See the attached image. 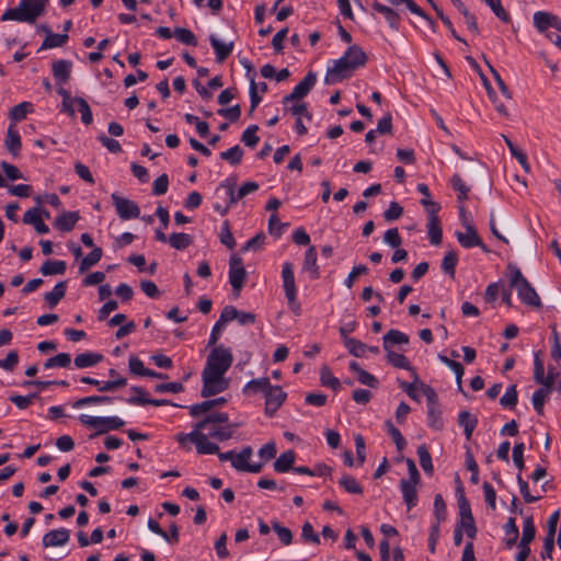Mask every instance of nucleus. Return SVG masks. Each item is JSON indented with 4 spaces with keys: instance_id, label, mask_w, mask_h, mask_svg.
<instances>
[{
    "instance_id": "obj_1",
    "label": "nucleus",
    "mask_w": 561,
    "mask_h": 561,
    "mask_svg": "<svg viewBox=\"0 0 561 561\" xmlns=\"http://www.w3.org/2000/svg\"><path fill=\"white\" fill-rule=\"evenodd\" d=\"M48 0H21L19 5L10 8L1 15V21H16L34 24L42 16Z\"/></svg>"
},
{
    "instance_id": "obj_2",
    "label": "nucleus",
    "mask_w": 561,
    "mask_h": 561,
    "mask_svg": "<svg viewBox=\"0 0 561 561\" xmlns=\"http://www.w3.org/2000/svg\"><path fill=\"white\" fill-rule=\"evenodd\" d=\"M507 270L511 276L510 285L517 290L520 300L527 306L540 308L542 304L536 289L522 274L520 270L511 263L507 265Z\"/></svg>"
},
{
    "instance_id": "obj_3",
    "label": "nucleus",
    "mask_w": 561,
    "mask_h": 561,
    "mask_svg": "<svg viewBox=\"0 0 561 561\" xmlns=\"http://www.w3.org/2000/svg\"><path fill=\"white\" fill-rule=\"evenodd\" d=\"M233 362V356L229 348L222 345L216 346L207 357L203 373L225 375Z\"/></svg>"
},
{
    "instance_id": "obj_4",
    "label": "nucleus",
    "mask_w": 561,
    "mask_h": 561,
    "mask_svg": "<svg viewBox=\"0 0 561 561\" xmlns=\"http://www.w3.org/2000/svg\"><path fill=\"white\" fill-rule=\"evenodd\" d=\"M357 69L354 64L346 60V57H341L327 69L324 83L330 85L350 79Z\"/></svg>"
},
{
    "instance_id": "obj_5",
    "label": "nucleus",
    "mask_w": 561,
    "mask_h": 561,
    "mask_svg": "<svg viewBox=\"0 0 561 561\" xmlns=\"http://www.w3.org/2000/svg\"><path fill=\"white\" fill-rule=\"evenodd\" d=\"M79 421L96 430V435H102L108 431H115L124 426L125 422L117 416H91L81 414Z\"/></svg>"
},
{
    "instance_id": "obj_6",
    "label": "nucleus",
    "mask_w": 561,
    "mask_h": 561,
    "mask_svg": "<svg viewBox=\"0 0 561 561\" xmlns=\"http://www.w3.org/2000/svg\"><path fill=\"white\" fill-rule=\"evenodd\" d=\"M203 430H197L194 425V430L188 434H179L178 442L184 443L185 440H191L196 446V451L199 455H214L219 451V446L208 439V436L202 432Z\"/></svg>"
},
{
    "instance_id": "obj_7",
    "label": "nucleus",
    "mask_w": 561,
    "mask_h": 561,
    "mask_svg": "<svg viewBox=\"0 0 561 561\" xmlns=\"http://www.w3.org/2000/svg\"><path fill=\"white\" fill-rule=\"evenodd\" d=\"M423 206L425 207L428 214L427 232L430 237V242L433 245H439L443 240L440 220L437 216L438 211L440 210V205L436 202H425L423 203Z\"/></svg>"
},
{
    "instance_id": "obj_8",
    "label": "nucleus",
    "mask_w": 561,
    "mask_h": 561,
    "mask_svg": "<svg viewBox=\"0 0 561 561\" xmlns=\"http://www.w3.org/2000/svg\"><path fill=\"white\" fill-rule=\"evenodd\" d=\"M203 387L201 396L209 398L229 388V379L221 374L202 373Z\"/></svg>"
},
{
    "instance_id": "obj_9",
    "label": "nucleus",
    "mask_w": 561,
    "mask_h": 561,
    "mask_svg": "<svg viewBox=\"0 0 561 561\" xmlns=\"http://www.w3.org/2000/svg\"><path fill=\"white\" fill-rule=\"evenodd\" d=\"M247 278V271L243 261L238 255H232L229 262V282L238 297Z\"/></svg>"
},
{
    "instance_id": "obj_10",
    "label": "nucleus",
    "mask_w": 561,
    "mask_h": 561,
    "mask_svg": "<svg viewBox=\"0 0 561 561\" xmlns=\"http://www.w3.org/2000/svg\"><path fill=\"white\" fill-rule=\"evenodd\" d=\"M111 197L121 219L128 220L140 216V208L136 202L122 197L117 193H113Z\"/></svg>"
},
{
    "instance_id": "obj_11",
    "label": "nucleus",
    "mask_w": 561,
    "mask_h": 561,
    "mask_svg": "<svg viewBox=\"0 0 561 561\" xmlns=\"http://www.w3.org/2000/svg\"><path fill=\"white\" fill-rule=\"evenodd\" d=\"M253 454V449L251 446H247L242 448L240 453L234 451V456L232 459L231 466L242 472H253L259 473L262 471L263 463H250L249 460L251 459Z\"/></svg>"
},
{
    "instance_id": "obj_12",
    "label": "nucleus",
    "mask_w": 561,
    "mask_h": 561,
    "mask_svg": "<svg viewBox=\"0 0 561 561\" xmlns=\"http://www.w3.org/2000/svg\"><path fill=\"white\" fill-rule=\"evenodd\" d=\"M287 398V393L279 386H271L265 393V414L273 416L283 405Z\"/></svg>"
},
{
    "instance_id": "obj_13",
    "label": "nucleus",
    "mask_w": 561,
    "mask_h": 561,
    "mask_svg": "<svg viewBox=\"0 0 561 561\" xmlns=\"http://www.w3.org/2000/svg\"><path fill=\"white\" fill-rule=\"evenodd\" d=\"M283 286L285 296L289 305H293L297 298V288L295 284L294 266L290 262H285L282 270Z\"/></svg>"
},
{
    "instance_id": "obj_14",
    "label": "nucleus",
    "mask_w": 561,
    "mask_h": 561,
    "mask_svg": "<svg viewBox=\"0 0 561 561\" xmlns=\"http://www.w3.org/2000/svg\"><path fill=\"white\" fill-rule=\"evenodd\" d=\"M70 533L66 528L54 529L43 536L44 548L64 546L69 541Z\"/></svg>"
},
{
    "instance_id": "obj_15",
    "label": "nucleus",
    "mask_w": 561,
    "mask_h": 561,
    "mask_svg": "<svg viewBox=\"0 0 561 561\" xmlns=\"http://www.w3.org/2000/svg\"><path fill=\"white\" fill-rule=\"evenodd\" d=\"M4 147L13 156L18 158L21 152L22 141L19 130L14 123H11L8 127L7 136L4 139Z\"/></svg>"
},
{
    "instance_id": "obj_16",
    "label": "nucleus",
    "mask_w": 561,
    "mask_h": 561,
    "mask_svg": "<svg viewBox=\"0 0 561 561\" xmlns=\"http://www.w3.org/2000/svg\"><path fill=\"white\" fill-rule=\"evenodd\" d=\"M72 62L67 59H59L53 62V76L58 84H65L71 76Z\"/></svg>"
},
{
    "instance_id": "obj_17",
    "label": "nucleus",
    "mask_w": 561,
    "mask_h": 561,
    "mask_svg": "<svg viewBox=\"0 0 561 561\" xmlns=\"http://www.w3.org/2000/svg\"><path fill=\"white\" fill-rule=\"evenodd\" d=\"M23 222L26 225H33L37 233L44 234L49 232V227L43 221L41 217L39 208H31L23 215Z\"/></svg>"
},
{
    "instance_id": "obj_18",
    "label": "nucleus",
    "mask_w": 561,
    "mask_h": 561,
    "mask_svg": "<svg viewBox=\"0 0 561 561\" xmlns=\"http://www.w3.org/2000/svg\"><path fill=\"white\" fill-rule=\"evenodd\" d=\"M387 360L396 368H401L410 371L414 379V382L419 381V375L416 373V369L411 365L409 359L403 354L389 351L387 352Z\"/></svg>"
},
{
    "instance_id": "obj_19",
    "label": "nucleus",
    "mask_w": 561,
    "mask_h": 561,
    "mask_svg": "<svg viewBox=\"0 0 561 561\" xmlns=\"http://www.w3.org/2000/svg\"><path fill=\"white\" fill-rule=\"evenodd\" d=\"M80 219L78 211H62L54 222L55 228L62 232L71 231Z\"/></svg>"
},
{
    "instance_id": "obj_20",
    "label": "nucleus",
    "mask_w": 561,
    "mask_h": 561,
    "mask_svg": "<svg viewBox=\"0 0 561 561\" xmlns=\"http://www.w3.org/2000/svg\"><path fill=\"white\" fill-rule=\"evenodd\" d=\"M371 7L375 11H377L378 13H381L385 16L389 26L392 30L399 31L401 18L397 11H394L392 8L385 5L378 1H375Z\"/></svg>"
},
{
    "instance_id": "obj_21",
    "label": "nucleus",
    "mask_w": 561,
    "mask_h": 561,
    "mask_svg": "<svg viewBox=\"0 0 561 561\" xmlns=\"http://www.w3.org/2000/svg\"><path fill=\"white\" fill-rule=\"evenodd\" d=\"M466 232H456V237L461 247L466 249H470L476 247V244H481V238L478 234L477 229L472 225H466Z\"/></svg>"
},
{
    "instance_id": "obj_22",
    "label": "nucleus",
    "mask_w": 561,
    "mask_h": 561,
    "mask_svg": "<svg viewBox=\"0 0 561 561\" xmlns=\"http://www.w3.org/2000/svg\"><path fill=\"white\" fill-rule=\"evenodd\" d=\"M417 484L419 483L408 482V481H405V479H402L400 481V489L402 492V497L407 505L408 511H411L417 504V492H416Z\"/></svg>"
},
{
    "instance_id": "obj_23",
    "label": "nucleus",
    "mask_w": 561,
    "mask_h": 561,
    "mask_svg": "<svg viewBox=\"0 0 561 561\" xmlns=\"http://www.w3.org/2000/svg\"><path fill=\"white\" fill-rule=\"evenodd\" d=\"M209 42L211 47L215 50L216 54V60L218 62H224L232 53L233 50V42L230 43H222L219 38H217L215 35H210Z\"/></svg>"
},
{
    "instance_id": "obj_24",
    "label": "nucleus",
    "mask_w": 561,
    "mask_h": 561,
    "mask_svg": "<svg viewBox=\"0 0 561 561\" xmlns=\"http://www.w3.org/2000/svg\"><path fill=\"white\" fill-rule=\"evenodd\" d=\"M227 403V399L224 397L203 401L201 403L193 404L190 408V414L193 417H197L205 412L210 411L215 407H220Z\"/></svg>"
},
{
    "instance_id": "obj_25",
    "label": "nucleus",
    "mask_w": 561,
    "mask_h": 561,
    "mask_svg": "<svg viewBox=\"0 0 561 561\" xmlns=\"http://www.w3.org/2000/svg\"><path fill=\"white\" fill-rule=\"evenodd\" d=\"M350 370L357 375V380L365 386L370 388H377L379 385L378 379L370 373L366 371L360 367V365L353 360L350 363Z\"/></svg>"
},
{
    "instance_id": "obj_26",
    "label": "nucleus",
    "mask_w": 561,
    "mask_h": 561,
    "mask_svg": "<svg viewBox=\"0 0 561 561\" xmlns=\"http://www.w3.org/2000/svg\"><path fill=\"white\" fill-rule=\"evenodd\" d=\"M229 416L226 412H215L206 415L203 420L195 424L197 430H207L208 426L227 425Z\"/></svg>"
},
{
    "instance_id": "obj_27",
    "label": "nucleus",
    "mask_w": 561,
    "mask_h": 561,
    "mask_svg": "<svg viewBox=\"0 0 561 561\" xmlns=\"http://www.w3.org/2000/svg\"><path fill=\"white\" fill-rule=\"evenodd\" d=\"M342 57L354 64L357 68H362L367 64L368 57L364 49L358 45H351Z\"/></svg>"
},
{
    "instance_id": "obj_28",
    "label": "nucleus",
    "mask_w": 561,
    "mask_h": 561,
    "mask_svg": "<svg viewBox=\"0 0 561 561\" xmlns=\"http://www.w3.org/2000/svg\"><path fill=\"white\" fill-rule=\"evenodd\" d=\"M296 460V453L291 449L279 455V457L275 460L273 467L274 470L278 473H285L289 470H293L294 463Z\"/></svg>"
},
{
    "instance_id": "obj_29",
    "label": "nucleus",
    "mask_w": 561,
    "mask_h": 561,
    "mask_svg": "<svg viewBox=\"0 0 561 561\" xmlns=\"http://www.w3.org/2000/svg\"><path fill=\"white\" fill-rule=\"evenodd\" d=\"M383 341V350L386 352L392 351L391 347L393 344H408L409 336L396 329L389 330L382 337Z\"/></svg>"
},
{
    "instance_id": "obj_30",
    "label": "nucleus",
    "mask_w": 561,
    "mask_h": 561,
    "mask_svg": "<svg viewBox=\"0 0 561 561\" xmlns=\"http://www.w3.org/2000/svg\"><path fill=\"white\" fill-rule=\"evenodd\" d=\"M458 424L463 428L466 438L469 440L478 425V417L472 415L469 411H461L458 415Z\"/></svg>"
},
{
    "instance_id": "obj_31",
    "label": "nucleus",
    "mask_w": 561,
    "mask_h": 561,
    "mask_svg": "<svg viewBox=\"0 0 561 561\" xmlns=\"http://www.w3.org/2000/svg\"><path fill=\"white\" fill-rule=\"evenodd\" d=\"M67 291V282L61 280L55 285L51 291L46 293L44 295L45 301L48 304L49 308L56 307L59 301L66 296Z\"/></svg>"
},
{
    "instance_id": "obj_32",
    "label": "nucleus",
    "mask_w": 561,
    "mask_h": 561,
    "mask_svg": "<svg viewBox=\"0 0 561 561\" xmlns=\"http://www.w3.org/2000/svg\"><path fill=\"white\" fill-rule=\"evenodd\" d=\"M103 360V355L99 353H81L75 357V365L78 368H87L98 365Z\"/></svg>"
},
{
    "instance_id": "obj_33",
    "label": "nucleus",
    "mask_w": 561,
    "mask_h": 561,
    "mask_svg": "<svg viewBox=\"0 0 561 561\" xmlns=\"http://www.w3.org/2000/svg\"><path fill=\"white\" fill-rule=\"evenodd\" d=\"M270 379L267 377L256 378L250 380L243 388L244 394H253L257 392L266 393L271 387Z\"/></svg>"
},
{
    "instance_id": "obj_34",
    "label": "nucleus",
    "mask_w": 561,
    "mask_h": 561,
    "mask_svg": "<svg viewBox=\"0 0 561 561\" xmlns=\"http://www.w3.org/2000/svg\"><path fill=\"white\" fill-rule=\"evenodd\" d=\"M317 82V75L313 71H309L305 78L294 88V92L300 99L305 98Z\"/></svg>"
},
{
    "instance_id": "obj_35",
    "label": "nucleus",
    "mask_w": 561,
    "mask_h": 561,
    "mask_svg": "<svg viewBox=\"0 0 561 561\" xmlns=\"http://www.w3.org/2000/svg\"><path fill=\"white\" fill-rule=\"evenodd\" d=\"M304 270L311 271L313 279H317L320 276L319 266L317 264V252L313 245L309 247V249L306 251Z\"/></svg>"
},
{
    "instance_id": "obj_36",
    "label": "nucleus",
    "mask_w": 561,
    "mask_h": 561,
    "mask_svg": "<svg viewBox=\"0 0 561 561\" xmlns=\"http://www.w3.org/2000/svg\"><path fill=\"white\" fill-rule=\"evenodd\" d=\"M556 15L545 11H537L534 14V25L540 32L543 33L548 27H552Z\"/></svg>"
},
{
    "instance_id": "obj_37",
    "label": "nucleus",
    "mask_w": 561,
    "mask_h": 561,
    "mask_svg": "<svg viewBox=\"0 0 561 561\" xmlns=\"http://www.w3.org/2000/svg\"><path fill=\"white\" fill-rule=\"evenodd\" d=\"M439 360L445 364L447 367H449L456 375V382L458 385V389L462 391V376L465 374V368L461 365V363L454 360L445 355H438Z\"/></svg>"
},
{
    "instance_id": "obj_38",
    "label": "nucleus",
    "mask_w": 561,
    "mask_h": 561,
    "mask_svg": "<svg viewBox=\"0 0 561 561\" xmlns=\"http://www.w3.org/2000/svg\"><path fill=\"white\" fill-rule=\"evenodd\" d=\"M231 427L230 424L208 426V434L206 435L219 442H225L232 437L233 432Z\"/></svg>"
},
{
    "instance_id": "obj_39",
    "label": "nucleus",
    "mask_w": 561,
    "mask_h": 561,
    "mask_svg": "<svg viewBox=\"0 0 561 561\" xmlns=\"http://www.w3.org/2000/svg\"><path fill=\"white\" fill-rule=\"evenodd\" d=\"M67 270V264L65 261H46L41 267V273L44 276L48 275H62Z\"/></svg>"
},
{
    "instance_id": "obj_40",
    "label": "nucleus",
    "mask_w": 561,
    "mask_h": 561,
    "mask_svg": "<svg viewBox=\"0 0 561 561\" xmlns=\"http://www.w3.org/2000/svg\"><path fill=\"white\" fill-rule=\"evenodd\" d=\"M504 531L506 547L512 548L516 545L519 535L518 527L514 517H510L507 519L504 525Z\"/></svg>"
},
{
    "instance_id": "obj_41",
    "label": "nucleus",
    "mask_w": 561,
    "mask_h": 561,
    "mask_svg": "<svg viewBox=\"0 0 561 561\" xmlns=\"http://www.w3.org/2000/svg\"><path fill=\"white\" fill-rule=\"evenodd\" d=\"M456 492L458 494V507H459L460 519L473 517L471 507H470V503L465 495L463 486L460 481H459V485L456 489Z\"/></svg>"
},
{
    "instance_id": "obj_42",
    "label": "nucleus",
    "mask_w": 561,
    "mask_h": 561,
    "mask_svg": "<svg viewBox=\"0 0 561 561\" xmlns=\"http://www.w3.org/2000/svg\"><path fill=\"white\" fill-rule=\"evenodd\" d=\"M193 243V239L188 233L173 232L169 237V244L175 250H184Z\"/></svg>"
},
{
    "instance_id": "obj_43",
    "label": "nucleus",
    "mask_w": 561,
    "mask_h": 561,
    "mask_svg": "<svg viewBox=\"0 0 561 561\" xmlns=\"http://www.w3.org/2000/svg\"><path fill=\"white\" fill-rule=\"evenodd\" d=\"M102 255H103V251L101 248H99V247L93 248L92 251L87 256H84L82 259L80 266H79V272L84 273L90 267L98 264L100 262V260L102 259Z\"/></svg>"
},
{
    "instance_id": "obj_44",
    "label": "nucleus",
    "mask_w": 561,
    "mask_h": 561,
    "mask_svg": "<svg viewBox=\"0 0 561 561\" xmlns=\"http://www.w3.org/2000/svg\"><path fill=\"white\" fill-rule=\"evenodd\" d=\"M69 36L68 34H56L53 32H49V34L45 37L44 42L42 43L41 49H50L55 47H61L64 46Z\"/></svg>"
},
{
    "instance_id": "obj_45",
    "label": "nucleus",
    "mask_w": 561,
    "mask_h": 561,
    "mask_svg": "<svg viewBox=\"0 0 561 561\" xmlns=\"http://www.w3.org/2000/svg\"><path fill=\"white\" fill-rule=\"evenodd\" d=\"M417 456L420 460V465L425 473L432 476L434 472V467L432 462V456L427 449L425 444H422L417 447Z\"/></svg>"
},
{
    "instance_id": "obj_46",
    "label": "nucleus",
    "mask_w": 561,
    "mask_h": 561,
    "mask_svg": "<svg viewBox=\"0 0 561 561\" xmlns=\"http://www.w3.org/2000/svg\"><path fill=\"white\" fill-rule=\"evenodd\" d=\"M320 381L322 386L329 387L334 391H339L341 389V381L332 375L331 369L325 365L321 367Z\"/></svg>"
},
{
    "instance_id": "obj_47",
    "label": "nucleus",
    "mask_w": 561,
    "mask_h": 561,
    "mask_svg": "<svg viewBox=\"0 0 561 561\" xmlns=\"http://www.w3.org/2000/svg\"><path fill=\"white\" fill-rule=\"evenodd\" d=\"M457 263H458L457 253L454 250L448 251L442 261L443 272L445 274L449 275L451 278H455Z\"/></svg>"
},
{
    "instance_id": "obj_48",
    "label": "nucleus",
    "mask_w": 561,
    "mask_h": 561,
    "mask_svg": "<svg viewBox=\"0 0 561 561\" xmlns=\"http://www.w3.org/2000/svg\"><path fill=\"white\" fill-rule=\"evenodd\" d=\"M427 424L430 427L436 431H440L444 427V421L442 417V409L439 407L427 408Z\"/></svg>"
},
{
    "instance_id": "obj_49",
    "label": "nucleus",
    "mask_w": 561,
    "mask_h": 561,
    "mask_svg": "<svg viewBox=\"0 0 561 561\" xmlns=\"http://www.w3.org/2000/svg\"><path fill=\"white\" fill-rule=\"evenodd\" d=\"M129 404L134 405H147L151 404L154 407H162V405H169L171 404V401L168 399H149L147 397H129L126 400ZM173 405V403H172ZM174 407H179L178 404H174Z\"/></svg>"
},
{
    "instance_id": "obj_50",
    "label": "nucleus",
    "mask_w": 561,
    "mask_h": 561,
    "mask_svg": "<svg viewBox=\"0 0 561 561\" xmlns=\"http://www.w3.org/2000/svg\"><path fill=\"white\" fill-rule=\"evenodd\" d=\"M339 484L351 494H363L364 490L362 485L357 482V480L350 476V474H343V477L340 479Z\"/></svg>"
},
{
    "instance_id": "obj_51",
    "label": "nucleus",
    "mask_w": 561,
    "mask_h": 561,
    "mask_svg": "<svg viewBox=\"0 0 561 561\" xmlns=\"http://www.w3.org/2000/svg\"><path fill=\"white\" fill-rule=\"evenodd\" d=\"M174 36L175 38L185 44V45H188V46H197L198 42H197V38L196 36L194 35V33L188 30V28H185V27H175L174 28Z\"/></svg>"
},
{
    "instance_id": "obj_52",
    "label": "nucleus",
    "mask_w": 561,
    "mask_h": 561,
    "mask_svg": "<svg viewBox=\"0 0 561 561\" xmlns=\"http://www.w3.org/2000/svg\"><path fill=\"white\" fill-rule=\"evenodd\" d=\"M535 536H536V527H535L533 517L529 516L524 520L523 535H522V539H520L519 543H522L524 546H526V545L529 546L530 542L535 539Z\"/></svg>"
},
{
    "instance_id": "obj_53",
    "label": "nucleus",
    "mask_w": 561,
    "mask_h": 561,
    "mask_svg": "<svg viewBox=\"0 0 561 561\" xmlns=\"http://www.w3.org/2000/svg\"><path fill=\"white\" fill-rule=\"evenodd\" d=\"M242 157L243 150L239 145H236L232 148L220 153V158L225 161H228L232 165L239 164L242 160Z\"/></svg>"
},
{
    "instance_id": "obj_54",
    "label": "nucleus",
    "mask_w": 561,
    "mask_h": 561,
    "mask_svg": "<svg viewBox=\"0 0 561 561\" xmlns=\"http://www.w3.org/2000/svg\"><path fill=\"white\" fill-rule=\"evenodd\" d=\"M222 188L226 190V195L228 199L226 206H228V208H230L231 205L236 204L239 199H241V197H237V193L234 192V183L230 182V179H227L226 181L220 183V185L216 190V193H219L220 190Z\"/></svg>"
},
{
    "instance_id": "obj_55",
    "label": "nucleus",
    "mask_w": 561,
    "mask_h": 561,
    "mask_svg": "<svg viewBox=\"0 0 561 561\" xmlns=\"http://www.w3.org/2000/svg\"><path fill=\"white\" fill-rule=\"evenodd\" d=\"M71 363V356L70 354L68 353H59L57 354L56 356H53L50 358H48L45 364H44V367L45 368H53V367H62V368H66L70 365Z\"/></svg>"
},
{
    "instance_id": "obj_56",
    "label": "nucleus",
    "mask_w": 561,
    "mask_h": 561,
    "mask_svg": "<svg viewBox=\"0 0 561 561\" xmlns=\"http://www.w3.org/2000/svg\"><path fill=\"white\" fill-rule=\"evenodd\" d=\"M75 103L78 104V110L81 113V121L85 125H90L93 121V115L89 103L80 96L73 98Z\"/></svg>"
},
{
    "instance_id": "obj_57",
    "label": "nucleus",
    "mask_w": 561,
    "mask_h": 561,
    "mask_svg": "<svg viewBox=\"0 0 561 561\" xmlns=\"http://www.w3.org/2000/svg\"><path fill=\"white\" fill-rule=\"evenodd\" d=\"M344 344L347 347L348 352L355 357L364 356L367 345L359 340L354 337H346L344 340Z\"/></svg>"
},
{
    "instance_id": "obj_58",
    "label": "nucleus",
    "mask_w": 561,
    "mask_h": 561,
    "mask_svg": "<svg viewBox=\"0 0 561 561\" xmlns=\"http://www.w3.org/2000/svg\"><path fill=\"white\" fill-rule=\"evenodd\" d=\"M518 402V393L516 385H511L504 396L500 399V404L513 409Z\"/></svg>"
},
{
    "instance_id": "obj_59",
    "label": "nucleus",
    "mask_w": 561,
    "mask_h": 561,
    "mask_svg": "<svg viewBox=\"0 0 561 561\" xmlns=\"http://www.w3.org/2000/svg\"><path fill=\"white\" fill-rule=\"evenodd\" d=\"M129 371L135 376L149 377L151 369L146 368L141 359L130 356L128 360Z\"/></svg>"
},
{
    "instance_id": "obj_60",
    "label": "nucleus",
    "mask_w": 561,
    "mask_h": 561,
    "mask_svg": "<svg viewBox=\"0 0 561 561\" xmlns=\"http://www.w3.org/2000/svg\"><path fill=\"white\" fill-rule=\"evenodd\" d=\"M31 110L32 104L30 102H22L10 110V118L13 122H21Z\"/></svg>"
},
{
    "instance_id": "obj_61",
    "label": "nucleus",
    "mask_w": 561,
    "mask_h": 561,
    "mask_svg": "<svg viewBox=\"0 0 561 561\" xmlns=\"http://www.w3.org/2000/svg\"><path fill=\"white\" fill-rule=\"evenodd\" d=\"M386 427L388 430L389 435L393 439L397 449L399 451H402L407 446V442L401 432L392 424L391 421L386 422Z\"/></svg>"
},
{
    "instance_id": "obj_62",
    "label": "nucleus",
    "mask_w": 561,
    "mask_h": 561,
    "mask_svg": "<svg viewBox=\"0 0 561 561\" xmlns=\"http://www.w3.org/2000/svg\"><path fill=\"white\" fill-rule=\"evenodd\" d=\"M259 130V126L257 125H250L242 134L241 136V140L242 142H244L245 146L248 147H255L259 141H260V138L259 136L256 135V131Z\"/></svg>"
},
{
    "instance_id": "obj_63",
    "label": "nucleus",
    "mask_w": 561,
    "mask_h": 561,
    "mask_svg": "<svg viewBox=\"0 0 561 561\" xmlns=\"http://www.w3.org/2000/svg\"><path fill=\"white\" fill-rule=\"evenodd\" d=\"M220 242L228 249L232 250L236 247L234 237L230 230V224L228 220L222 222L221 231L219 234Z\"/></svg>"
},
{
    "instance_id": "obj_64",
    "label": "nucleus",
    "mask_w": 561,
    "mask_h": 561,
    "mask_svg": "<svg viewBox=\"0 0 561 561\" xmlns=\"http://www.w3.org/2000/svg\"><path fill=\"white\" fill-rule=\"evenodd\" d=\"M272 528L277 534L283 545L288 546L293 542V533L289 528L282 526L278 522H273Z\"/></svg>"
}]
</instances>
